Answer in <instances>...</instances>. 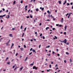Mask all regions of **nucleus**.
<instances>
[{"instance_id":"34","label":"nucleus","mask_w":73,"mask_h":73,"mask_svg":"<svg viewBox=\"0 0 73 73\" xmlns=\"http://www.w3.org/2000/svg\"><path fill=\"white\" fill-rule=\"evenodd\" d=\"M42 33H41V34H40V37H41V36H42Z\"/></svg>"},{"instance_id":"39","label":"nucleus","mask_w":73,"mask_h":73,"mask_svg":"<svg viewBox=\"0 0 73 73\" xmlns=\"http://www.w3.org/2000/svg\"><path fill=\"white\" fill-rule=\"evenodd\" d=\"M18 55V53H17L15 55L16 56H17V55Z\"/></svg>"},{"instance_id":"46","label":"nucleus","mask_w":73,"mask_h":73,"mask_svg":"<svg viewBox=\"0 0 73 73\" xmlns=\"http://www.w3.org/2000/svg\"><path fill=\"white\" fill-rule=\"evenodd\" d=\"M52 30H53V31H54L55 29V28H53L52 29Z\"/></svg>"},{"instance_id":"17","label":"nucleus","mask_w":73,"mask_h":73,"mask_svg":"<svg viewBox=\"0 0 73 73\" xmlns=\"http://www.w3.org/2000/svg\"><path fill=\"white\" fill-rule=\"evenodd\" d=\"M24 33H23V35H22V37H24Z\"/></svg>"},{"instance_id":"21","label":"nucleus","mask_w":73,"mask_h":73,"mask_svg":"<svg viewBox=\"0 0 73 73\" xmlns=\"http://www.w3.org/2000/svg\"><path fill=\"white\" fill-rule=\"evenodd\" d=\"M70 16V14L69 15L68 17V18L69 19V18Z\"/></svg>"},{"instance_id":"52","label":"nucleus","mask_w":73,"mask_h":73,"mask_svg":"<svg viewBox=\"0 0 73 73\" xmlns=\"http://www.w3.org/2000/svg\"><path fill=\"white\" fill-rule=\"evenodd\" d=\"M70 4V5H73V3L72 2Z\"/></svg>"},{"instance_id":"60","label":"nucleus","mask_w":73,"mask_h":73,"mask_svg":"<svg viewBox=\"0 0 73 73\" xmlns=\"http://www.w3.org/2000/svg\"><path fill=\"white\" fill-rule=\"evenodd\" d=\"M43 39H45V37L43 36Z\"/></svg>"},{"instance_id":"58","label":"nucleus","mask_w":73,"mask_h":73,"mask_svg":"<svg viewBox=\"0 0 73 73\" xmlns=\"http://www.w3.org/2000/svg\"><path fill=\"white\" fill-rule=\"evenodd\" d=\"M35 34H36V35H37V32H35Z\"/></svg>"},{"instance_id":"26","label":"nucleus","mask_w":73,"mask_h":73,"mask_svg":"<svg viewBox=\"0 0 73 73\" xmlns=\"http://www.w3.org/2000/svg\"><path fill=\"white\" fill-rule=\"evenodd\" d=\"M10 17V16H9V15H8V17L7 18V19H8Z\"/></svg>"},{"instance_id":"51","label":"nucleus","mask_w":73,"mask_h":73,"mask_svg":"<svg viewBox=\"0 0 73 73\" xmlns=\"http://www.w3.org/2000/svg\"><path fill=\"white\" fill-rule=\"evenodd\" d=\"M24 46L25 48H26V46H25V45H24Z\"/></svg>"},{"instance_id":"61","label":"nucleus","mask_w":73,"mask_h":73,"mask_svg":"<svg viewBox=\"0 0 73 73\" xmlns=\"http://www.w3.org/2000/svg\"><path fill=\"white\" fill-rule=\"evenodd\" d=\"M5 15H3L2 16V17H4L5 16Z\"/></svg>"},{"instance_id":"18","label":"nucleus","mask_w":73,"mask_h":73,"mask_svg":"<svg viewBox=\"0 0 73 73\" xmlns=\"http://www.w3.org/2000/svg\"><path fill=\"white\" fill-rule=\"evenodd\" d=\"M27 59H28V57H27L26 59H25V61H27Z\"/></svg>"},{"instance_id":"57","label":"nucleus","mask_w":73,"mask_h":73,"mask_svg":"<svg viewBox=\"0 0 73 73\" xmlns=\"http://www.w3.org/2000/svg\"><path fill=\"white\" fill-rule=\"evenodd\" d=\"M3 11H5V9L4 8H3Z\"/></svg>"},{"instance_id":"16","label":"nucleus","mask_w":73,"mask_h":73,"mask_svg":"<svg viewBox=\"0 0 73 73\" xmlns=\"http://www.w3.org/2000/svg\"><path fill=\"white\" fill-rule=\"evenodd\" d=\"M8 57H7L5 61H7V60H8Z\"/></svg>"},{"instance_id":"2","label":"nucleus","mask_w":73,"mask_h":73,"mask_svg":"<svg viewBox=\"0 0 73 73\" xmlns=\"http://www.w3.org/2000/svg\"><path fill=\"white\" fill-rule=\"evenodd\" d=\"M33 69H35V70H37V67H36L35 66H33Z\"/></svg>"},{"instance_id":"9","label":"nucleus","mask_w":73,"mask_h":73,"mask_svg":"<svg viewBox=\"0 0 73 73\" xmlns=\"http://www.w3.org/2000/svg\"><path fill=\"white\" fill-rule=\"evenodd\" d=\"M33 63H34V62H33V64H30V66H32V65H33Z\"/></svg>"},{"instance_id":"29","label":"nucleus","mask_w":73,"mask_h":73,"mask_svg":"<svg viewBox=\"0 0 73 73\" xmlns=\"http://www.w3.org/2000/svg\"><path fill=\"white\" fill-rule=\"evenodd\" d=\"M67 6H68V5H70V4H69V3H67Z\"/></svg>"},{"instance_id":"56","label":"nucleus","mask_w":73,"mask_h":73,"mask_svg":"<svg viewBox=\"0 0 73 73\" xmlns=\"http://www.w3.org/2000/svg\"><path fill=\"white\" fill-rule=\"evenodd\" d=\"M30 17V18H33V17L32 16H31Z\"/></svg>"},{"instance_id":"40","label":"nucleus","mask_w":73,"mask_h":73,"mask_svg":"<svg viewBox=\"0 0 73 73\" xmlns=\"http://www.w3.org/2000/svg\"><path fill=\"white\" fill-rule=\"evenodd\" d=\"M27 19H29V16H27Z\"/></svg>"},{"instance_id":"45","label":"nucleus","mask_w":73,"mask_h":73,"mask_svg":"<svg viewBox=\"0 0 73 73\" xmlns=\"http://www.w3.org/2000/svg\"><path fill=\"white\" fill-rule=\"evenodd\" d=\"M32 49H33L32 48H31V49H30V51H31V50H32Z\"/></svg>"},{"instance_id":"15","label":"nucleus","mask_w":73,"mask_h":73,"mask_svg":"<svg viewBox=\"0 0 73 73\" xmlns=\"http://www.w3.org/2000/svg\"><path fill=\"white\" fill-rule=\"evenodd\" d=\"M7 64H8V65H10V62H7Z\"/></svg>"},{"instance_id":"12","label":"nucleus","mask_w":73,"mask_h":73,"mask_svg":"<svg viewBox=\"0 0 73 73\" xmlns=\"http://www.w3.org/2000/svg\"><path fill=\"white\" fill-rule=\"evenodd\" d=\"M66 25L65 27V28H64V30L65 31V30H66Z\"/></svg>"},{"instance_id":"25","label":"nucleus","mask_w":73,"mask_h":73,"mask_svg":"<svg viewBox=\"0 0 73 73\" xmlns=\"http://www.w3.org/2000/svg\"><path fill=\"white\" fill-rule=\"evenodd\" d=\"M26 29H27V27H25L24 29V31H26Z\"/></svg>"},{"instance_id":"42","label":"nucleus","mask_w":73,"mask_h":73,"mask_svg":"<svg viewBox=\"0 0 73 73\" xmlns=\"http://www.w3.org/2000/svg\"><path fill=\"white\" fill-rule=\"evenodd\" d=\"M44 9V7H42V11H43Z\"/></svg>"},{"instance_id":"37","label":"nucleus","mask_w":73,"mask_h":73,"mask_svg":"<svg viewBox=\"0 0 73 73\" xmlns=\"http://www.w3.org/2000/svg\"><path fill=\"white\" fill-rule=\"evenodd\" d=\"M64 62L65 63H66V60H64Z\"/></svg>"},{"instance_id":"62","label":"nucleus","mask_w":73,"mask_h":73,"mask_svg":"<svg viewBox=\"0 0 73 73\" xmlns=\"http://www.w3.org/2000/svg\"><path fill=\"white\" fill-rule=\"evenodd\" d=\"M3 21L2 20H1V23H2V22H3Z\"/></svg>"},{"instance_id":"27","label":"nucleus","mask_w":73,"mask_h":73,"mask_svg":"<svg viewBox=\"0 0 73 73\" xmlns=\"http://www.w3.org/2000/svg\"><path fill=\"white\" fill-rule=\"evenodd\" d=\"M51 66H52L51 64H50V65H49V68H51Z\"/></svg>"},{"instance_id":"5","label":"nucleus","mask_w":73,"mask_h":73,"mask_svg":"<svg viewBox=\"0 0 73 73\" xmlns=\"http://www.w3.org/2000/svg\"><path fill=\"white\" fill-rule=\"evenodd\" d=\"M54 37L55 38H53V39H54V40L55 39H57V36H54Z\"/></svg>"},{"instance_id":"55","label":"nucleus","mask_w":73,"mask_h":73,"mask_svg":"<svg viewBox=\"0 0 73 73\" xmlns=\"http://www.w3.org/2000/svg\"><path fill=\"white\" fill-rule=\"evenodd\" d=\"M57 55L58 56H60V54H58Z\"/></svg>"},{"instance_id":"49","label":"nucleus","mask_w":73,"mask_h":73,"mask_svg":"<svg viewBox=\"0 0 73 73\" xmlns=\"http://www.w3.org/2000/svg\"><path fill=\"white\" fill-rule=\"evenodd\" d=\"M40 47H41V44L39 45V48H40Z\"/></svg>"},{"instance_id":"10","label":"nucleus","mask_w":73,"mask_h":73,"mask_svg":"<svg viewBox=\"0 0 73 73\" xmlns=\"http://www.w3.org/2000/svg\"><path fill=\"white\" fill-rule=\"evenodd\" d=\"M48 29H49V27H47L46 28V30H48Z\"/></svg>"},{"instance_id":"50","label":"nucleus","mask_w":73,"mask_h":73,"mask_svg":"<svg viewBox=\"0 0 73 73\" xmlns=\"http://www.w3.org/2000/svg\"><path fill=\"white\" fill-rule=\"evenodd\" d=\"M60 70H58V73H59V72H60Z\"/></svg>"},{"instance_id":"47","label":"nucleus","mask_w":73,"mask_h":73,"mask_svg":"<svg viewBox=\"0 0 73 73\" xmlns=\"http://www.w3.org/2000/svg\"><path fill=\"white\" fill-rule=\"evenodd\" d=\"M20 49H21V51H22V50H23V48H20Z\"/></svg>"},{"instance_id":"59","label":"nucleus","mask_w":73,"mask_h":73,"mask_svg":"<svg viewBox=\"0 0 73 73\" xmlns=\"http://www.w3.org/2000/svg\"><path fill=\"white\" fill-rule=\"evenodd\" d=\"M58 66V65H57V64H56V65L55 67H56V66Z\"/></svg>"},{"instance_id":"44","label":"nucleus","mask_w":73,"mask_h":73,"mask_svg":"<svg viewBox=\"0 0 73 73\" xmlns=\"http://www.w3.org/2000/svg\"><path fill=\"white\" fill-rule=\"evenodd\" d=\"M32 54V52H31L29 54V55H31V54Z\"/></svg>"},{"instance_id":"6","label":"nucleus","mask_w":73,"mask_h":73,"mask_svg":"<svg viewBox=\"0 0 73 73\" xmlns=\"http://www.w3.org/2000/svg\"><path fill=\"white\" fill-rule=\"evenodd\" d=\"M13 45H14V44L13 43H12V45H11V49H12V46H13Z\"/></svg>"},{"instance_id":"35","label":"nucleus","mask_w":73,"mask_h":73,"mask_svg":"<svg viewBox=\"0 0 73 73\" xmlns=\"http://www.w3.org/2000/svg\"><path fill=\"white\" fill-rule=\"evenodd\" d=\"M54 53H55V52H54V51H52V54H54Z\"/></svg>"},{"instance_id":"33","label":"nucleus","mask_w":73,"mask_h":73,"mask_svg":"<svg viewBox=\"0 0 73 73\" xmlns=\"http://www.w3.org/2000/svg\"><path fill=\"white\" fill-rule=\"evenodd\" d=\"M47 13H50V11H49V10H48L47 11Z\"/></svg>"},{"instance_id":"31","label":"nucleus","mask_w":73,"mask_h":73,"mask_svg":"<svg viewBox=\"0 0 73 73\" xmlns=\"http://www.w3.org/2000/svg\"><path fill=\"white\" fill-rule=\"evenodd\" d=\"M15 29V28H13L12 29V30H13V31H14Z\"/></svg>"},{"instance_id":"53","label":"nucleus","mask_w":73,"mask_h":73,"mask_svg":"<svg viewBox=\"0 0 73 73\" xmlns=\"http://www.w3.org/2000/svg\"><path fill=\"white\" fill-rule=\"evenodd\" d=\"M58 25H59L58 24H57L56 25V26H58Z\"/></svg>"},{"instance_id":"1","label":"nucleus","mask_w":73,"mask_h":73,"mask_svg":"<svg viewBox=\"0 0 73 73\" xmlns=\"http://www.w3.org/2000/svg\"><path fill=\"white\" fill-rule=\"evenodd\" d=\"M59 41H60L61 42H64L65 44L66 43V39H65L64 41H62L61 40H59Z\"/></svg>"},{"instance_id":"24","label":"nucleus","mask_w":73,"mask_h":73,"mask_svg":"<svg viewBox=\"0 0 73 73\" xmlns=\"http://www.w3.org/2000/svg\"><path fill=\"white\" fill-rule=\"evenodd\" d=\"M70 62L71 63L72 62V59H71V58H70Z\"/></svg>"},{"instance_id":"4","label":"nucleus","mask_w":73,"mask_h":73,"mask_svg":"<svg viewBox=\"0 0 73 73\" xmlns=\"http://www.w3.org/2000/svg\"><path fill=\"white\" fill-rule=\"evenodd\" d=\"M9 36H10V37H13V36H12V34H10L9 35Z\"/></svg>"},{"instance_id":"30","label":"nucleus","mask_w":73,"mask_h":73,"mask_svg":"<svg viewBox=\"0 0 73 73\" xmlns=\"http://www.w3.org/2000/svg\"><path fill=\"white\" fill-rule=\"evenodd\" d=\"M62 26V25H59V27H61V26Z\"/></svg>"},{"instance_id":"48","label":"nucleus","mask_w":73,"mask_h":73,"mask_svg":"<svg viewBox=\"0 0 73 73\" xmlns=\"http://www.w3.org/2000/svg\"><path fill=\"white\" fill-rule=\"evenodd\" d=\"M27 7H28V5L26 6L25 8H27Z\"/></svg>"},{"instance_id":"8","label":"nucleus","mask_w":73,"mask_h":73,"mask_svg":"<svg viewBox=\"0 0 73 73\" xmlns=\"http://www.w3.org/2000/svg\"><path fill=\"white\" fill-rule=\"evenodd\" d=\"M23 68V66H22V67L20 68V71H21V70H22Z\"/></svg>"},{"instance_id":"23","label":"nucleus","mask_w":73,"mask_h":73,"mask_svg":"<svg viewBox=\"0 0 73 73\" xmlns=\"http://www.w3.org/2000/svg\"><path fill=\"white\" fill-rule=\"evenodd\" d=\"M66 54H69V53H68V52H66Z\"/></svg>"},{"instance_id":"63","label":"nucleus","mask_w":73,"mask_h":73,"mask_svg":"<svg viewBox=\"0 0 73 73\" xmlns=\"http://www.w3.org/2000/svg\"><path fill=\"white\" fill-rule=\"evenodd\" d=\"M15 66H13V68H15Z\"/></svg>"},{"instance_id":"20","label":"nucleus","mask_w":73,"mask_h":73,"mask_svg":"<svg viewBox=\"0 0 73 73\" xmlns=\"http://www.w3.org/2000/svg\"><path fill=\"white\" fill-rule=\"evenodd\" d=\"M15 3H16V1H14L13 2V5H14V4H15Z\"/></svg>"},{"instance_id":"13","label":"nucleus","mask_w":73,"mask_h":73,"mask_svg":"<svg viewBox=\"0 0 73 73\" xmlns=\"http://www.w3.org/2000/svg\"><path fill=\"white\" fill-rule=\"evenodd\" d=\"M58 3H59V4H61V1H59Z\"/></svg>"},{"instance_id":"3","label":"nucleus","mask_w":73,"mask_h":73,"mask_svg":"<svg viewBox=\"0 0 73 73\" xmlns=\"http://www.w3.org/2000/svg\"><path fill=\"white\" fill-rule=\"evenodd\" d=\"M63 20H64V18H62L60 20V22L62 23H63Z\"/></svg>"},{"instance_id":"28","label":"nucleus","mask_w":73,"mask_h":73,"mask_svg":"<svg viewBox=\"0 0 73 73\" xmlns=\"http://www.w3.org/2000/svg\"><path fill=\"white\" fill-rule=\"evenodd\" d=\"M50 54H47V55H48V56H50Z\"/></svg>"},{"instance_id":"41","label":"nucleus","mask_w":73,"mask_h":73,"mask_svg":"<svg viewBox=\"0 0 73 73\" xmlns=\"http://www.w3.org/2000/svg\"><path fill=\"white\" fill-rule=\"evenodd\" d=\"M23 0H22L21 1V4H22V3H23Z\"/></svg>"},{"instance_id":"32","label":"nucleus","mask_w":73,"mask_h":73,"mask_svg":"<svg viewBox=\"0 0 73 73\" xmlns=\"http://www.w3.org/2000/svg\"><path fill=\"white\" fill-rule=\"evenodd\" d=\"M21 29H23V26H21Z\"/></svg>"},{"instance_id":"22","label":"nucleus","mask_w":73,"mask_h":73,"mask_svg":"<svg viewBox=\"0 0 73 73\" xmlns=\"http://www.w3.org/2000/svg\"><path fill=\"white\" fill-rule=\"evenodd\" d=\"M16 69H17V66H16V67L15 68L14 70H15Z\"/></svg>"},{"instance_id":"11","label":"nucleus","mask_w":73,"mask_h":73,"mask_svg":"<svg viewBox=\"0 0 73 73\" xmlns=\"http://www.w3.org/2000/svg\"><path fill=\"white\" fill-rule=\"evenodd\" d=\"M33 52H35V53H36V51H35V50H33Z\"/></svg>"},{"instance_id":"54","label":"nucleus","mask_w":73,"mask_h":73,"mask_svg":"<svg viewBox=\"0 0 73 73\" xmlns=\"http://www.w3.org/2000/svg\"><path fill=\"white\" fill-rule=\"evenodd\" d=\"M31 11L30 9H29V10H28V13L29 12V11Z\"/></svg>"},{"instance_id":"19","label":"nucleus","mask_w":73,"mask_h":73,"mask_svg":"<svg viewBox=\"0 0 73 73\" xmlns=\"http://www.w3.org/2000/svg\"><path fill=\"white\" fill-rule=\"evenodd\" d=\"M64 35H66V32H64Z\"/></svg>"},{"instance_id":"36","label":"nucleus","mask_w":73,"mask_h":73,"mask_svg":"<svg viewBox=\"0 0 73 73\" xmlns=\"http://www.w3.org/2000/svg\"><path fill=\"white\" fill-rule=\"evenodd\" d=\"M38 11V9H36V11H37H37Z\"/></svg>"},{"instance_id":"14","label":"nucleus","mask_w":73,"mask_h":73,"mask_svg":"<svg viewBox=\"0 0 73 73\" xmlns=\"http://www.w3.org/2000/svg\"><path fill=\"white\" fill-rule=\"evenodd\" d=\"M50 45H48V46H46V48H50Z\"/></svg>"},{"instance_id":"43","label":"nucleus","mask_w":73,"mask_h":73,"mask_svg":"<svg viewBox=\"0 0 73 73\" xmlns=\"http://www.w3.org/2000/svg\"><path fill=\"white\" fill-rule=\"evenodd\" d=\"M41 25H42V23H40L39 24L40 26H41Z\"/></svg>"},{"instance_id":"64","label":"nucleus","mask_w":73,"mask_h":73,"mask_svg":"<svg viewBox=\"0 0 73 73\" xmlns=\"http://www.w3.org/2000/svg\"><path fill=\"white\" fill-rule=\"evenodd\" d=\"M6 12H8V10H7V11H6Z\"/></svg>"},{"instance_id":"38","label":"nucleus","mask_w":73,"mask_h":73,"mask_svg":"<svg viewBox=\"0 0 73 73\" xmlns=\"http://www.w3.org/2000/svg\"><path fill=\"white\" fill-rule=\"evenodd\" d=\"M68 15H69V13H67V14L66 15V16H68Z\"/></svg>"},{"instance_id":"7","label":"nucleus","mask_w":73,"mask_h":73,"mask_svg":"<svg viewBox=\"0 0 73 73\" xmlns=\"http://www.w3.org/2000/svg\"><path fill=\"white\" fill-rule=\"evenodd\" d=\"M64 2L65 3H63V5H64L65 4H66V0H65V1Z\"/></svg>"}]
</instances>
